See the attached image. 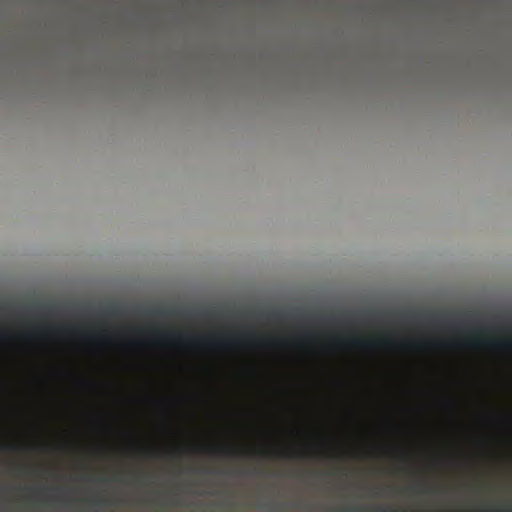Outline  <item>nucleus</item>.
Instances as JSON below:
<instances>
[{
    "mask_svg": "<svg viewBox=\"0 0 512 512\" xmlns=\"http://www.w3.org/2000/svg\"><path fill=\"white\" fill-rule=\"evenodd\" d=\"M31 490H32V492H33L34 494H38V493H39V492H41L43 489H40V488H33V489H31Z\"/></svg>",
    "mask_w": 512,
    "mask_h": 512,
    "instance_id": "obj_7",
    "label": "nucleus"
},
{
    "mask_svg": "<svg viewBox=\"0 0 512 512\" xmlns=\"http://www.w3.org/2000/svg\"><path fill=\"white\" fill-rule=\"evenodd\" d=\"M477 512H488V511H477Z\"/></svg>",
    "mask_w": 512,
    "mask_h": 512,
    "instance_id": "obj_11",
    "label": "nucleus"
},
{
    "mask_svg": "<svg viewBox=\"0 0 512 512\" xmlns=\"http://www.w3.org/2000/svg\"><path fill=\"white\" fill-rule=\"evenodd\" d=\"M473 344L498 350H510L512 349V338L508 340H486L481 338L474 341Z\"/></svg>",
    "mask_w": 512,
    "mask_h": 512,
    "instance_id": "obj_3",
    "label": "nucleus"
},
{
    "mask_svg": "<svg viewBox=\"0 0 512 512\" xmlns=\"http://www.w3.org/2000/svg\"><path fill=\"white\" fill-rule=\"evenodd\" d=\"M8 337H9V335H8V334H2V338H3V339H5V340H6Z\"/></svg>",
    "mask_w": 512,
    "mask_h": 512,
    "instance_id": "obj_8",
    "label": "nucleus"
},
{
    "mask_svg": "<svg viewBox=\"0 0 512 512\" xmlns=\"http://www.w3.org/2000/svg\"><path fill=\"white\" fill-rule=\"evenodd\" d=\"M162 335L169 341L174 342L179 345L189 346V347H213L220 349H227L236 347L242 344L255 346V345H265L271 346L275 345V339L272 338H260L254 332L249 333L245 338L239 339H214V338H188L182 334H171V333H162Z\"/></svg>",
    "mask_w": 512,
    "mask_h": 512,
    "instance_id": "obj_1",
    "label": "nucleus"
},
{
    "mask_svg": "<svg viewBox=\"0 0 512 512\" xmlns=\"http://www.w3.org/2000/svg\"><path fill=\"white\" fill-rule=\"evenodd\" d=\"M343 344L352 348L372 350L379 346H396L400 343L393 339L390 335H384L378 340L374 341L358 337H350L348 339H345V341H343Z\"/></svg>",
    "mask_w": 512,
    "mask_h": 512,
    "instance_id": "obj_2",
    "label": "nucleus"
},
{
    "mask_svg": "<svg viewBox=\"0 0 512 512\" xmlns=\"http://www.w3.org/2000/svg\"><path fill=\"white\" fill-rule=\"evenodd\" d=\"M401 344L409 349H427L435 345V343L429 341H409Z\"/></svg>",
    "mask_w": 512,
    "mask_h": 512,
    "instance_id": "obj_5",
    "label": "nucleus"
},
{
    "mask_svg": "<svg viewBox=\"0 0 512 512\" xmlns=\"http://www.w3.org/2000/svg\"><path fill=\"white\" fill-rule=\"evenodd\" d=\"M210 451L223 456H238L243 452V450L232 446L211 447Z\"/></svg>",
    "mask_w": 512,
    "mask_h": 512,
    "instance_id": "obj_4",
    "label": "nucleus"
},
{
    "mask_svg": "<svg viewBox=\"0 0 512 512\" xmlns=\"http://www.w3.org/2000/svg\"><path fill=\"white\" fill-rule=\"evenodd\" d=\"M95 339L101 342H106L108 341L109 337L107 334H100Z\"/></svg>",
    "mask_w": 512,
    "mask_h": 512,
    "instance_id": "obj_6",
    "label": "nucleus"
},
{
    "mask_svg": "<svg viewBox=\"0 0 512 512\" xmlns=\"http://www.w3.org/2000/svg\"><path fill=\"white\" fill-rule=\"evenodd\" d=\"M4 447L5 448H15L14 446H11V445H5Z\"/></svg>",
    "mask_w": 512,
    "mask_h": 512,
    "instance_id": "obj_10",
    "label": "nucleus"
},
{
    "mask_svg": "<svg viewBox=\"0 0 512 512\" xmlns=\"http://www.w3.org/2000/svg\"><path fill=\"white\" fill-rule=\"evenodd\" d=\"M375 510H381V511H383V510H385V509H384V508H382V507H376V508H375Z\"/></svg>",
    "mask_w": 512,
    "mask_h": 512,
    "instance_id": "obj_9",
    "label": "nucleus"
}]
</instances>
